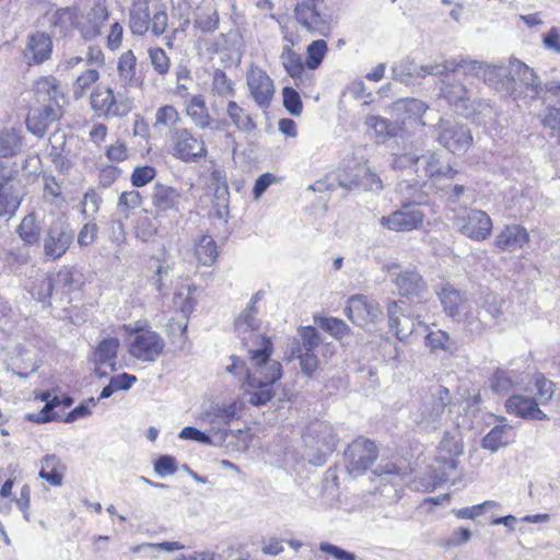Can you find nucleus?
I'll return each instance as SVG.
<instances>
[{
	"instance_id": "4468645a",
	"label": "nucleus",
	"mask_w": 560,
	"mask_h": 560,
	"mask_svg": "<svg viewBox=\"0 0 560 560\" xmlns=\"http://www.w3.org/2000/svg\"><path fill=\"white\" fill-rule=\"evenodd\" d=\"M182 199L180 191L167 184L156 182L150 195L151 206L156 217L170 211L178 212Z\"/></svg>"
},
{
	"instance_id": "b1692460",
	"label": "nucleus",
	"mask_w": 560,
	"mask_h": 560,
	"mask_svg": "<svg viewBox=\"0 0 560 560\" xmlns=\"http://www.w3.org/2000/svg\"><path fill=\"white\" fill-rule=\"evenodd\" d=\"M533 386L535 389V396L533 398H536L538 406H547L559 400L557 384L545 374L536 373L533 376Z\"/></svg>"
},
{
	"instance_id": "49530a36",
	"label": "nucleus",
	"mask_w": 560,
	"mask_h": 560,
	"mask_svg": "<svg viewBox=\"0 0 560 560\" xmlns=\"http://www.w3.org/2000/svg\"><path fill=\"white\" fill-rule=\"evenodd\" d=\"M424 341L425 346L429 347L432 351L447 350L450 336L446 331L441 329L431 330L427 334Z\"/></svg>"
},
{
	"instance_id": "5fc2aeb1",
	"label": "nucleus",
	"mask_w": 560,
	"mask_h": 560,
	"mask_svg": "<svg viewBox=\"0 0 560 560\" xmlns=\"http://www.w3.org/2000/svg\"><path fill=\"white\" fill-rule=\"evenodd\" d=\"M282 62L285 70H304L305 62L300 54L292 48H287L282 54Z\"/></svg>"
},
{
	"instance_id": "2f4dec72",
	"label": "nucleus",
	"mask_w": 560,
	"mask_h": 560,
	"mask_svg": "<svg viewBox=\"0 0 560 560\" xmlns=\"http://www.w3.org/2000/svg\"><path fill=\"white\" fill-rule=\"evenodd\" d=\"M50 24L62 30L75 28L80 24V11L75 7H66L55 10Z\"/></svg>"
},
{
	"instance_id": "13d9d810",
	"label": "nucleus",
	"mask_w": 560,
	"mask_h": 560,
	"mask_svg": "<svg viewBox=\"0 0 560 560\" xmlns=\"http://www.w3.org/2000/svg\"><path fill=\"white\" fill-rule=\"evenodd\" d=\"M149 57L152 66L155 70H168L170 58L166 52L160 47H153L149 49Z\"/></svg>"
},
{
	"instance_id": "864d4df0",
	"label": "nucleus",
	"mask_w": 560,
	"mask_h": 560,
	"mask_svg": "<svg viewBox=\"0 0 560 560\" xmlns=\"http://www.w3.org/2000/svg\"><path fill=\"white\" fill-rule=\"evenodd\" d=\"M121 171L115 165H105L98 172V183L102 187L112 186L120 176Z\"/></svg>"
},
{
	"instance_id": "dca6fc26",
	"label": "nucleus",
	"mask_w": 560,
	"mask_h": 560,
	"mask_svg": "<svg viewBox=\"0 0 560 560\" xmlns=\"http://www.w3.org/2000/svg\"><path fill=\"white\" fill-rule=\"evenodd\" d=\"M73 241L72 232L65 224H52L44 238V254L50 259L62 257Z\"/></svg>"
},
{
	"instance_id": "ea45409f",
	"label": "nucleus",
	"mask_w": 560,
	"mask_h": 560,
	"mask_svg": "<svg viewBox=\"0 0 560 560\" xmlns=\"http://www.w3.org/2000/svg\"><path fill=\"white\" fill-rule=\"evenodd\" d=\"M327 44L324 39L312 42L307 47V56L305 63L308 69L314 70L318 68L327 54Z\"/></svg>"
},
{
	"instance_id": "680f3d73",
	"label": "nucleus",
	"mask_w": 560,
	"mask_h": 560,
	"mask_svg": "<svg viewBox=\"0 0 560 560\" xmlns=\"http://www.w3.org/2000/svg\"><path fill=\"white\" fill-rule=\"evenodd\" d=\"M110 382L116 390H127L137 382V377L133 374L124 372L113 376Z\"/></svg>"
},
{
	"instance_id": "9d476101",
	"label": "nucleus",
	"mask_w": 560,
	"mask_h": 560,
	"mask_svg": "<svg viewBox=\"0 0 560 560\" xmlns=\"http://www.w3.org/2000/svg\"><path fill=\"white\" fill-rule=\"evenodd\" d=\"M438 142L453 154L466 152L472 143L470 130L464 125L441 121L438 125Z\"/></svg>"
},
{
	"instance_id": "423d86ee",
	"label": "nucleus",
	"mask_w": 560,
	"mask_h": 560,
	"mask_svg": "<svg viewBox=\"0 0 560 560\" xmlns=\"http://www.w3.org/2000/svg\"><path fill=\"white\" fill-rule=\"evenodd\" d=\"M453 222L463 235L475 242L486 241L493 229L490 215L479 209L463 208L455 214Z\"/></svg>"
},
{
	"instance_id": "f257e3e1",
	"label": "nucleus",
	"mask_w": 560,
	"mask_h": 560,
	"mask_svg": "<svg viewBox=\"0 0 560 560\" xmlns=\"http://www.w3.org/2000/svg\"><path fill=\"white\" fill-rule=\"evenodd\" d=\"M252 369L247 371L245 384L249 390V401L255 406L265 405L275 395L272 385L282 376L279 361L271 360L273 343L269 337L252 331L245 339Z\"/></svg>"
},
{
	"instance_id": "a211bd4d",
	"label": "nucleus",
	"mask_w": 560,
	"mask_h": 560,
	"mask_svg": "<svg viewBox=\"0 0 560 560\" xmlns=\"http://www.w3.org/2000/svg\"><path fill=\"white\" fill-rule=\"evenodd\" d=\"M91 106L104 116H125L129 113L130 106L115 100L113 90L105 86H97L91 94Z\"/></svg>"
},
{
	"instance_id": "8fccbe9b",
	"label": "nucleus",
	"mask_w": 560,
	"mask_h": 560,
	"mask_svg": "<svg viewBox=\"0 0 560 560\" xmlns=\"http://www.w3.org/2000/svg\"><path fill=\"white\" fill-rule=\"evenodd\" d=\"M179 121V113L172 105L161 106L155 114V125L172 126Z\"/></svg>"
},
{
	"instance_id": "0e129e2a",
	"label": "nucleus",
	"mask_w": 560,
	"mask_h": 560,
	"mask_svg": "<svg viewBox=\"0 0 560 560\" xmlns=\"http://www.w3.org/2000/svg\"><path fill=\"white\" fill-rule=\"evenodd\" d=\"M136 234L143 241H149L156 235V229L152 225L149 219H144L136 226Z\"/></svg>"
},
{
	"instance_id": "c9c22d12",
	"label": "nucleus",
	"mask_w": 560,
	"mask_h": 560,
	"mask_svg": "<svg viewBox=\"0 0 560 560\" xmlns=\"http://www.w3.org/2000/svg\"><path fill=\"white\" fill-rule=\"evenodd\" d=\"M425 174L430 178H453L457 171L448 164H441L440 159L435 154H431L424 167Z\"/></svg>"
},
{
	"instance_id": "e433bc0d",
	"label": "nucleus",
	"mask_w": 560,
	"mask_h": 560,
	"mask_svg": "<svg viewBox=\"0 0 560 560\" xmlns=\"http://www.w3.org/2000/svg\"><path fill=\"white\" fill-rule=\"evenodd\" d=\"M81 61H85L86 70H97L104 66V55L97 47H90L85 52V57H73L68 60L69 67H75Z\"/></svg>"
},
{
	"instance_id": "6e6552de",
	"label": "nucleus",
	"mask_w": 560,
	"mask_h": 560,
	"mask_svg": "<svg viewBox=\"0 0 560 560\" xmlns=\"http://www.w3.org/2000/svg\"><path fill=\"white\" fill-rule=\"evenodd\" d=\"M378 456L376 444L364 438H358L345 451L347 470L351 475H362L374 464Z\"/></svg>"
},
{
	"instance_id": "20e7f679",
	"label": "nucleus",
	"mask_w": 560,
	"mask_h": 560,
	"mask_svg": "<svg viewBox=\"0 0 560 560\" xmlns=\"http://www.w3.org/2000/svg\"><path fill=\"white\" fill-rule=\"evenodd\" d=\"M122 330L130 338L129 354L139 361L154 362L165 350L164 338L145 319L125 324Z\"/></svg>"
},
{
	"instance_id": "aec40b11",
	"label": "nucleus",
	"mask_w": 560,
	"mask_h": 560,
	"mask_svg": "<svg viewBox=\"0 0 560 560\" xmlns=\"http://www.w3.org/2000/svg\"><path fill=\"white\" fill-rule=\"evenodd\" d=\"M247 84L256 104L261 108H268L275 94V86L267 73L249 72Z\"/></svg>"
},
{
	"instance_id": "052dcab7",
	"label": "nucleus",
	"mask_w": 560,
	"mask_h": 560,
	"mask_svg": "<svg viewBox=\"0 0 560 560\" xmlns=\"http://www.w3.org/2000/svg\"><path fill=\"white\" fill-rule=\"evenodd\" d=\"M542 44L547 49L560 52V28L552 26L544 34Z\"/></svg>"
},
{
	"instance_id": "393cba45",
	"label": "nucleus",
	"mask_w": 560,
	"mask_h": 560,
	"mask_svg": "<svg viewBox=\"0 0 560 560\" xmlns=\"http://www.w3.org/2000/svg\"><path fill=\"white\" fill-rule=\"evenodd\" d=\"M195 257L202 266H213L219 257L217 242L208 234L200 235L194 245Z\"/></svg>"
},
{
	"instance_id": "e2e57ef3",
	"label": "nucleus",
	"mask_w": 560,
	"mask_h": 560,
	"mask_svg": "<svg viewBox=\"0 0 560 560\" xmlns=\"http://www.w3.org/2000/svg\"><path fill=\"white\" fill-rule=\"evenodd\" d=\"M61 405V398L55 396L49 399L38 415V422H48L55 419L52 410Z\"/></svg>"
},
{
	"instance_id": "c756f323",
	"label": "nucleus",
	"mask_w": 560,
	"mask_h": 560,
	"mask_svg": "<svg viewBox=\"0 0 560 560\" xmlns=\"http://www.w3.org/2000/svg\"><path fill=\"white\" fill-rule=\"evenodd\" d=\"M18 234L20 238L27 245H35L39 242L40 237V225L37 222L35 213H28L25 215L19 224Z\"/></svg>"
},
{
	"instance_id": "7ed1b4c3",
	"label": "nucleus",
	"mask_w": 560,
	"mask_h": 560,
	"mask_svg": "<svg viewBox=\"0 0 560 560\" xmlns=\"http://www.w3.org/2000/svg\"><path fill=\"white\" fill-rule=\"evenodd\" d=\"M128 25L132 34L163 35L168 26V14L163 0H132Z\"/></svg>"
},
{
	"instance_id": "09e8293b",
	"label": "nucleus",
	"mask_w": 560,
	"mask_h": 560,
	"mask_svg": "<svg viewBox=\"0 0 560 560\" xmlns=\"http://www.w3.org/2000/svg\"><path fill=\"white\" fill-rule=\"evenodd\" d=\"M491 388L498 394H506L514 388V381L504 371H498L491 378Z\"/></svg>"
},
{
	"instance_id": "9b49d317",
	"label": "nucleus",
	"mask_w": 560,
	"mask_h": 560,
	"mask_svg": "<svg viewBox=\"0 0 560 560\" xmlns=\"http://www.w3.org/2000/svg\"><path fill=\"white\" fill-rule=\"evenodd\" d=\"M345 314L352 324L365 328L381 317L382 310L365 295L355 294L348 299Z\"/></svg>"
},
{
	"instance_id": "c03bdc74",
	"label": "nucleus",
	"mask_w": 560,
	"mask_h": 560,
	"mask_svg": "<svg viewBox=\"0 0 560 560\" xmlns=\"http://www.w3.org/2000/svg\"><path fill=\"white\" fill-rule=\"evenodd\" d=\"M54 292V280L50 277H44L33 283L31 293L40 302L49 300Z\"/></svg>"
},
{
	"instance_id": "a878e982",
	"label": "nucleus",
	"mask_w": 560,
	"mask_h": 560,
	"mask_svg": "<svg viewBox=\"0 0 560 560\" xmlns=\"http://www.w3.org/2000/svg\"><path fill=\"white\" fill-rule=\"evenodd\" d=\"M120 347V341L116 337H108L101 340L93 351V361L96 365L109 364L115 366V361Z\"/></svg>"
},
{
	"instance_id": "0eeeda50",
	"label": "nucleus",
	"mask_w": 560,
	"mask_h": 560,
	"mask_svg": "<svg viewBox=\"0 0 560 560\" xmlns=\"http://www.w3.org/2000/svg\"><path fill=\"white\" fill-rule=\"evenodd\" d=\"M421 202H402L400 208L380 219L384 229L394 232H411L422 228L425 213L420 209Z\"/></svg>"
},
{
	"instance_id": "f3484780",
	"label": "nucleus",
	"mask_w": 560,
	"mask_h": 560,
	"mask_svg": "<svg viewBox=\"0 0 560 560\" xmlns=\"http://www.w3.org/2000/svg\"><path fill=\"white\" fill-rule=\"evenodd\" d=\"M52 54V39L45 32H35L27 38L23 49V57L28 66H38L50 58Z\"/></svg>"
},
{
	"instance_id": "3c124183",
	"label": "nucleus",
	"mask_w": 560,
	"mask_h": 560,
	"mask_svg": "<svg viewBox=\"0 0 560 560\" xmlns=\"http://www.w3.org/2000/svg\"><path fill=\"white\" fill-rule=\"evenodd\" d=\"M106 158L112 162H124L129 156V151L124 141H116L106 148L105 151Z\"/></svg>"
},
{
	"instance_id": "4be33fe9",
	"label": "nucleus",
	"mask_w": 560,
	"mask_h": 560,
	"mask_svg": "<svg viewBox=\"0 0 560 560\" xmlns=\"http://www.w3.org/2000/svg\"><path fill=\"white\" fill-rule=\"evenodd\" d=\"M396 287L401 296L420 301L428 287L423 278L415 271H402L396 278Z\"/></svg>"
},
{
	"instance_id": "de8ad7c7",
	"label": "nucleus",
	"mask_w": 560,
	"mask_h": 560,
	"mask_svg": "<svg viewBox=\"0 0 560 560\" xmlns=\"http://www.w3.org/2000/svg\"><path fill=\"white\" fill-rule=\"evenodd\" d=\"M399 313H400V307H399L398 302L392 301L387 304L389 328L395 334V336L399 340H401L406 337V332L400 328V319L398 316Z\"/></svg>"
},
{
	"instance_id": "5701e85b",
	"label": "nucleus",
	"mask_w": 560,
	"mask_h": 560,
	"mask_svg": "<svg viewBox=\"0 0 560 560\" xmlns=\"http://www.w3.org/2000/svg\"><path fill=\"white\" fill-rule=\"evenodd\" d=\"M66 470V465L58 456L54 454L46 455L40 460L39 477L51 487H60L63 482Z\"/></svg>"
},
{
	"instance_id": "58836bf2",
	"label": "nucleus",
	"mask_w": 560,
	"mask_h": 560,
	"mask_svg": "<svg viewBox=\"0 0 560 560\" xmlns=\"http://www.w3.org/2000/svg\"><path fill=\"white\" fill-rule=\"evenodd\" d=\"M317 324L336 339H341L350 334L349 326L337 317H322L317 320Z\"/></svg>"
},
{
	"instance_id": "412c9836",
	"label": "nucleus",
	"mask_w": 560,
	"mask_h": 560,
	"mask_svg": "<svg viewBox=\"0 0 560 560\" xmlns=\"http://www.w3.org/2000/svg\"><path fill=\"white\" fill-rule=\"evenodd\" d=\"M438 296L447 316L456 320H460L463 315L467 317L466 300L454 287L451 284L444 285Z\"/></svg>"
},
{
	"instance_id": "f03ea898",
	"label": "nucleus",
	"mask_w": 560,
	"mask_h": 560,
	"mask_svg": "<svg viewBox=\"0 0 560 560\" xmlns=\"http://www.w3.org/2000/svg\"><path fill=\"white\" fill-rule=\"evenodd\" d=\"M32 93L25 122L33 135L43 137L51 124L62 116L60 101L65 95L52 78L37 80Z\"/></svg>"
},
{
	"instance_id": "1a4fd4ad",
	"label": "nucleus",
	"mask_w": 560,
	"mask_h": 560,
	"mask_svg": "<svg viewBox=\"0 0 560 560\" xmlns=\"http://www.w3.org/2000/svg\"><path fill=\"white\" fill-rule=\"evenodd\" d=\"M428 108V105L420 100L400 98L392 104L390 116L404 135L410 127L425 125L422 118Z\"/></svg>"
},
{
	"instance_id": "72a5a7b5",
	"label": "nucleus",
	"mask_w": 560,
	"mask_h": 560,
	"mask_svg": "<svg viewBox=\"0 0 560 560\" xmlns=\"http://www.w3.org/2000/svg\"><path fill=\"white\" fill-rule=\"evenodd\" d=\"M228 116L232 124L240 130L250 131L256 128L252 116L236 102L230 101L226 107Z\"/></svg>"
},
{
	"instance_id": "37998d69",
	"label": "nucleus",
	"mask_w": 560,
	"mask_h": 560,
	"mask_svg": "<svg viewBox=\"0 0 560 560\" xmlns=\"http://www.w3.org/2000/svg\"><path fill=\"white\" fill-rule=\"evenodd\" d=\"M282 96L283 106L285 107V109L290 114L299 116L303 109V104L300 94L293 88L285 86L282 90Z\"/></svg>"
},
{
	"instance_id": "69168bd1",
	"label": "nucleus",
	"mask_w": 560,
	"mask_h": 560,
	"mask_svg": "<svg viewBox=\"0 0 560 560\" xmlns=\"http://www.w3.org/2000/svg\"><path fill=\"white\" fill-rule=\"evenodd\" d=\"M273 180H275V177L270 173H265V174L260 175L256 179L254 188H253V194H254L255 198H259L266 191V189L273 183Z\"/></svg>"
},
{
	"instance_id": "a18cd8bd",
	"label": "nucleus",
	"mask_w": 560,
	"mask_h": 560,
	"mask_svg": "<svg viewBox=\"0 0 560 560\" xmlns=\"http://www.w3.org/2000/svg\"><path fill=\"white\" fill-rule=\"evenodd\" d=\"M143 202V197L139 190H126L119 195L118 207L122 211H130L139 208Z\"/></svg>"
},
{
	"instance_id": "2eb2a0df",
	"label": "nucleus",
	"mask_w": 560,
	"mask_h": 560,
	"mask_svg": "<svg viewBox=\"0 0 560 560\" xmlns=\"http://www.w3.org/2000/svg\"><path fill=\"white\" fill-rule=\"evenodd\" d=\"M505 411L525 420H548V416L539 407L536 398L522 394L511 395L504 402Z\"/></svg>"
},
{
	"instance_id": "c85d7f7f",
	"label": "nucleus",
	"mask_w": 560,
	"mask_h": 560,
	"mask_svg": "<svg viewBox=\"0 0 560 560\" xmlns=\"http://www.w3.org/2000/svg\"><path fill=\"white\" fill-rule=\"evenodd\" d=\"M452 396L450 390L442 385L430 389V397L425 401V408L432 418L440 417L445 408L451 404Z\"/></svg>"
},
{
	"instance_id": "ddd939ff",
	"label": "nucleus",
	"mask_w": 560,
	"mask_h": 560,
	"mask_svg": "<svg viewBox=\"0 0 560 560\" xmlns=\"http://www.w3.org/2000/svg\"><path fill=\"white\" fill-rule=\"evenodd\" d=\"M302 343L298 348L299 359L303 372L313 375L318 370L319 361L315 354V349L320 343V337L316 328L312 326L304 327L301 331Z\"/></svg>"
},
{
	"instance_id": "bf43d9fd",
	"label": "nucleus",
	"mask_w": 560,
	"mask_h": 560,
	"mask_svg": "<svg viewBox=\"0 0 560 560\" xmlns=\"http://www.w3.org/2000/svg\"><path fill=\"white\" fill-rule=\"evenodd\" d=\"M22 140L20 137L9 133H7L5 137L2 136V156L14 155L20 150Z\"/></svg>"
},
{
	"instance_id": "79ce46f5",
	"label": "nucleus",
	"mask_w": 560,
	"mask_h": 560,
	"mask_svg": "<svg viewBox=\"0 0 560 560\" xmlns=\"http://www.w3.org/2000/svg\"><path fill=\"white\" fill-rule=\"evenodd\" d=\"M560 103V85L549 89ZM542 125L552 130L560 131V107L550 106L542 119Z\"/></svg>"
},
{
	"instance_id": "774afa93",
	"label": "nucleus",
	"mask_w": 560,
	"mask_h": 560,
	"mask_svg": "<svg viewBox=\"0 0 560 560\" xmlns=\"http://www.w3.org/2000/svg\"><path fill=\"white\" fill-rule=\"evenodd\" d=\"M179 438L197 442H208L209 436L194 427H186L179 433Z\"/></svg>"
},
{
	"instance_id": "338daca9",
	"label": "nucleus",
	"mask_w": 560,
	"mask_h": 560,
	"mask_svg": "<svg viewBox=\"0 0 560 560\" xmlns=\"http://www.w3.org/2000/svg\"><path fill=\"white\" fill-rule=\"evenodd\" d=\"M122 26L118 22L112 24L107 36V43L112 49H116L120 46L122 42Z\"/></svg>"
},
{
	"instance_id": "4c0bfd02",
	"label": "nucleus",
	"mask_w": 560,
	"mask_h": 560,
	"mask_svg": "<svg viewBox=\"0 0 560 560\" xmlns=\"http://www.w3.org/2000/svg\"><path fill=\"white\" fill-rule=\"evenodd\" d=\"M444 70H498L497 67L486 65L478 60L459 57L447 60L443 65Z\"/></svg>"
},
{
	"instance_id": "cd10ccee",
	"label": "nucleus",
	"mask_w": 560,
	"mask_h": 560,
	"mask_svg": "<svg viewBox=\"0 0 560 560\" xmlns=\"http://www.w3.org/2000/svg\"><path fill=\"white\" fill-rule=\"evenodd\" d=\"M194 24L205 33L215 31L219 25V15L214 5L210 2L200 3L196 9Z\"/></svg>"
},
{
	"instance_id": "6e6d98bb",
	"label": "nucleus",
	"mask_w": 560,
	"mask_h": 560,
	"mask_svg": "<svg viewBox=\"0 0 560 560\" xmlns=\"http://www.w3.org/2000/svg\"><path fill=\"white\" fill-rule=\"evenodd\" d=\"M44 197H50L52 199H60L65 201L62 196V187L55 176H44Z\"/></svg>"
},
{
	"instance_id": "7c9ffc66",
	"label": "nucleus",
	"mask_w": 560,
	"mask_h": 560,
	"mask_svg": "<svg viewBox=\"0 0 560 560\" xmlns=\"http://www.w3.org/2000/svg\"><path fill=\"white\" fill-rule=\"evenodd\" d=\"M365 125L373 129L376 136L382 138H394L401 136L394 118L387 119L381 116L371 115L365 119Z\"/></svg>"
},
{
	"instance_id": "6ab92c4d",
	"label": "nucleus",
	"mask_w": 560,
	"mask_h": 560,
	"mask_svg": "<svg viewBox=\"0 0 560 560\" xmlns=\"http://www.w3.org/2000/svg\"><path fill=\"white\" fill-rule=\"evenodd\" d=\"M530 241L527 229L521 224H506L495 235L493 245L501 252L513 253L523 248Z\"/></svg>"
},
{
	"instance_id": "bb28decb",
	"label": "nucleus",
	"mask_w": 560,
	"mask_h": 560,
	"mask_svg": "<svg viewBox=\"0 0 560 560\" xmlns=\"http://www.w3.org/2000/svg\"><path fill=\"white\" fill-rule=\"evenodd\" d=\"M186 114L198 128H208L212 122V117L202 95H194L187 102Z\"/></svg>"
},
{
	"instance_id": "473e14b6",
	"label": "nucleus",
	"mask_w": 560,
	"mask_h": 560,
	"mask_svg": "<svg viewBox=\"0 0 560 560\" xmlns=\"http://www.w3.org/2000/svg\"><path fill=\"white\" fill-rule=\"evenodd\" d=\"M299 21L311 32L325 34L329 30V24L314 7H307L303 10L300 13Z\"/></svg>"
},
{
	"instance_id": "4d7b16f0",
	"label": "nucleus",
	"mask_w": 560,
	"mask_h": 560,
	"mask_svg": "<svg viewBox=\"0 0 560 560\" xmlns=\"http://www.w3.org/2000/svg\"><path fill=\"white\" fill-rule=\"evenodd\" d=\"M154 470L160 476L173 475L177 470L175 458L168 455L160 456L154 464Z\"/></svg>"
},
{
	"instance_id": "603ef678",
	"label": "nucleus",
	"mask_w": 560,
	"mask_h": 560,
	"mask_svg": "<svg viewBox=\"0 0 560 560\" xmlns=\"http://www.w3.org/2000/svg\"><path fill=\"white\" fill-rule=\"evenodd\" d=\"M97 225L93 222L85 223L78 234V244L81 247H86L92 245L97 237Z\"/></svg>"
},
{
	"instance_id": "f704fd0d",
	"label": "nucleus",
	"mask_w": 560,
	"mask_h": 560,
	"mask_svg": "<svg viewBox=\"0 0 560 560\" xmlns=\"http://www.w3.org/2000/svg\"><path fill=\"white\" fill-rule=\"evenodd\" d=\"M510 428L506 425L493 427L482 439V447L492 452L510 443Z\"/></svg>"
},
{
	"instance_id": "a19ab883",
	"label": "nucleus",
	"mask_w": 560,
	"mask_h": 560,
	"mask_svg": "<svg viewBox=\"0 0 560 560\" xmlns=\"http://www.w3.org/2000/svg\"><path fill=\"white\" fill-rule=\"evenodd\" d=\"M156 176V170L152 165L136 166L130 175L133 187L140 188L151 183Z\"/></svg>"
},
{
	"instance_id": "39448f33",
	"label": "nucleus",
	"mask_w": 560,
	"mask_h": 560,
	"mask_svg": "<svg viewBox=\"0 0 560 560\" xmlns=\"http://www.w3.org/2000/svg\"><path fill=\"white\" fill-rule=\"evenodd\" d=\"M168 153L184 163H197L208 155V148L201 135L178 128L170 136Z\"/></svg>"
},
{
	"instance_id": "f8f14e48",
	"label": "nucleus",
	"mask_w": 560,
	"mask_h": 560,
	"mask_svg": "<svg viewBox=\"0 0 560 560\" xmlns=\"http://www.w3.org/2000/svg\"><path fill=\"white\" fill-rule=\"evenodd\" d=\"M464 454V441L459 432H445L442 436L435 454V462L443 468L455 470L459 464V457Z\"/></svg>"
}]
</instances>
